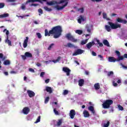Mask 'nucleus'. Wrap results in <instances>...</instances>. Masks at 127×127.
<instances>
[{"label":"nucleus","instance_id":"obj_1","mask_svg":"<svg viewBox=\"0 0 127 127\" xmlns=\"http://www.w3.org/2000/svg\"><path fill=\"white\" fill-rule=\"evenodd\" d=\"M62 27L60 25L56 26L52 28L48 32L47 29L45 30V36H50L51 34H54V38H59L62 35Z\"/></svg>","mask_w":127,"mask_h":127},{"label":"nucleus","instance_id":"obj_2","mask_svg":"<svg viewBox=\"0 0 127 127\" xmlns=\"http://www.w3.org/2000/svg\"><path fill=\"white\" fill-rule=\"evenodd\" d=\"M68 1L69 0H52L50 2L47 1L46 4L48 5H54L55 4H63L62 6H59L57 5L54 6V8L57 9V10H62L65 6L68 5Z\"/></svg>","mask_w":127,"mask_h":127},{"label":"nucleus","instance_id":"obj_3","mask_svg":"<svg viewBox=\"0 0 127 127\" xmlns=\"http://www.w3.org/2000/svg\"><path fill=\"white\" fill-rule=\"evenodd\" d=\"M108 24L106 25L105 27L106 30L108 31V32H110L112 29H117L118 28H121L122 27V26L120 24H115L112 22H108Z\"/></svg>","mask_w":127,"mask_h":127},{"label":"nucleus","instance_id":"obj_4","mask_svg":"<svg viewBox=\"0 0 127 127\" xmlns=\"http://www.w3.org/2000/svg\"><path fill=\"white\" fill-rule=\"evenodd\" d=\"M114 104V101L113 100L108 99L106 100L102 104V106L104 109H109L111 106V105H113Z\"/></svg>","mask_w":127,"mask_h":127},{"label":"nucleus","instance_id":"obj_5","mask_svg":"<svg viewBox=\"0 0 127 127\" xmlns=\"http://www.w3.org/2000/svg\"><path fill=\"white\" fill-rule=\"evenodd\" d=\"M65 37L68 40H70L72 42H77V41H78V40L74 38V37H73L70 33L66 34Z\"/></svg>","mask_w":127,"mask_h":127},{"label":"nucleus","instance_id":"obj_6","mask_svg":"<svg viewBox=\"0 0 127 127\" xmlns=\"http://www.w3.org/2000/svg\"><path fill=\"white\" fill-rule=\"evenodd\" d=\"M44 2H46L47 1V0H28L26 1L25 4H27L28 3H29L30 2H38L40 3L43 4Z\"/></svg>","mask_w":127,"mask_h":127},{"label":"nucleus","instance_id":"obj_7","mask_svg":"<svg viewBox=\"0 0 127 127\" xmlns=\"http://www.w3.org/2000/svg\"><path fill=\"white\" fill-rule=\"evenodd\" d=\"M82 53H84V50L78 49L73 53L72 55L73 56H77V55H80Z\"/></svg>","mask_w":127,"mask_h":127},{"label":"nucleus","instance_id":"obj_8","mask_svg":"<svg viewBox=\"0 0 127 127\" xmlns=\"http://www.w3.org/2000/svg\"><path fill=\"white\" fill-rule=\"evenodd\" d=\"M7 57L6 56H4L3 54L2 53H0V59L2 60V61H4L5 59H6ZM1 61L0 60V69L1 68Z\"/></svg>","mask_w":127,"mask_h":127},{"label":"nucleus","instance_id":"obj_9","mask_svg":"<svg viewBox=\"0 0 127 127\" xmlns=\"http://www.w3.org/2000/svg\"><path fill=\"white\" fill-rule=\"evenodd\" d=\"M75 116H76V111L75 110H71L69 113V117H70V119H74Z\"/></svg>","mask_w":127,"mask_h":127},{"label":"nucleus","instance_id":"obj_10","mask_svg":"<svg viewBox=\"0 0 127 127\" xmlns=\"http://www.w3.org/2000/svg\"><path fill=\"white\" fill-rule=\"evenodd\" d=\"M27 93L28 94L29 98H33V97L35 96V93L30 90H27Z\"/></svg>","mask_w":127,"mask_h":127},{"label":"nucleus","instance_id":"obj_11","mask_svg":"<svg viewBox=\"0 0 127 127\" xmlns=\"http://www.w3.org/2000/svg\"><path fill=\"white\" fill-rule=\"evenodd\" d=\"M63 71L66 73V76H70V72H71V70L69 69L68 67H64L63 68Z\"/></svg>","mask_w":127,"mask_h":127},{"label":"nucleus","instance_id":"obj_12","mask_svg":"<svg viewBox=\"0 0 127 127\" xmlns=\"http://www.w3.org/2000/svg\"><path fill=\"white\" fill-rule=\"evenodd\" d=\"M29 39V38H28V37H26V39L24 40L23 43V46L24 48H26V47H27V45L28 43V39Z\"/></svg>","mask_w":127,"mask_h":127},{"label":"nucleus","instance_id":"obj_13","mask_svg":"<svg viewBox=\"0 0 127 127\" xmlns=\"http://www.w3.org/2000/svg\"><path fill=\"white\" fill-rule=\"evenodd\" d=\"M30 111V110L28 107H24L22 110L23 113L24 115H28Z\"/></svg>","mask_w":127,"mask_h":127},{"label":"nucleus","instance_id":"obj_14","mask_svg":"<svg viewBox=\"0 0 127 127\" xmlns=\"http://www.w3.org/2000/svg\"><path fill=\"white\" fill-rule=\"evenodd\" d=\"M86 18L84 17L83 15H80L78 19V23H81L82 21H85Z\"/></svg>","mask_w":127,"mask_h":127},{"label":"nucleus","instance_id":"obj_15","mask_svg":"<svg viewBox=\"0 0 127 127\" xmlns=\"http://www.w3.org/2000/svg\"><path fill=\"white\" fill-rule=\"evenodd\" d=\"M85 82V80H84V79H80L78 80V86L79 87H83L84 86V84Z\"/></svg>","mask_w":127,"mask_h":127},{"label":"nucleus","instance_id":"obj_16","mask_svg":"<svg viewBox=\"0 0 127 127\" xmlns=\"http://www.w3.org/2000/svg\"><path fill=\"white\" fill-rule=\"evenodd\" d=\"M84 118H89L90 117V113L87 110H84L83 112Z\"/></svg>","mask_w":127,"mask_h":127},{"label":"nucleus","instance_id":"obj_17","mask_svg":"<svg viewBox=\"0 0 127 127\" xmlns=\"http://www.w3.org/2000/svg\"><path fill=\"white\" fill-rule=\"evenodd\" d=\"M46 91L48 93H49V94H52V92H53V91L52 90V88L49 86H47L46 87Z\"/></svg>","mask_w":127,"mask_h":127},{"label":"nucleus","instance_id":"obj_18","mask_svg":"<svg viewBox=\"0 0 127 127\" xmlns=\"http://www.w3.org/2000/svg\"><path fill=\"white\" fill-rule=\"evenodd\" d=\"M3 65H5V66H7L10 65V61L7 60H4V62L3 63Z\"/></svg>","mask_w":127,"mask_h":127},{"label":"nucleus","instance_id":"obj_19","mask_svg":"<svg viewBox=\"0 0 127 127\" xmlns=\"http://www.w3.org/2000/svg\"><path fill=\"white\" fill-rule=\"evenodd\" d=\"M109 62L115 63L117 61V59H115L114 57H110L108 58Z\"/></svg>","mask_w":127,"mask_h":127},{"label":"nucleus","instance_id":"obj_20","mask_svg":"<svg viewBox=\"0 0 127 127\" xmlns=\"http://www.w3.org/2000/svg\"><path fill=\"white\" fill-rule=\"evenodd\" d=\"M9 16V14L6 13L0 15V18H4L5 17H8Z\"/></svg>","mask_w":127,"mask_h":127},{"label":"nucleus","instance_id":"obj_21","mask_svg":"<svg viewBox=\"0 0 127 127\" xmlns=\"http://www.w3.org/2000/svg\"><path fill=\"white\" fill-rule=\"evenodd\" d=\"M88 110L90 111L92 114H95V109H94V107L92 106H90L88 107Z\"/></svg>","mask_w":127,"mask_h":127},{"label":"nucleus","instance_id":"obj_22","mask_svg":"<svg viewBox=\"0 0 127 127\" xmlns=\"http://www.w3.org/2000/svg\"><path fill=\"white\" fill-rule=\"evenodd\" d=\"M5 43H7L9 46H11V41L8 40V37H6V39L5 40Z\"/></svg>","mask_w":127,"mask_h":127},{"label":"nucleus","instance_id":"obj_23","mask_svg":"<svg viewBox=\"0 0 127 127\" xmlns=\"http://www.w3.org/2000/svg\"><path fill=\"white\" fill-rule=\"evenodd\" d=\"M44 9L46 11H48V12H50V11H52V8H49L47 7V6H45L44 7Z\"/></svg>","mask_w":127,"mask_h":127},{"label":"nucleus","instance_id":"obj_24","mask_svg":"<svg viewBox=\"0 0 127 127\" xmlns=\"http://www.w3.org/2000/svg\"><path fill=\"white\" fill-rule=\"evenodd\" d=\"M25 55H26V57L28 58H31L32 57V54L29 52H26Z\"/></svg>","mask_w":127,"mask_h":127},{"label":"nucleus","instance_id":"obj_25","mask_svg":"<svg viewBox=\"0 0 127 127\" xmlns=\"http://www.w3.org/2000/svg\"><path fill=\"white\" fill-rule=\"evenodd\" d=\"M103 44H104L106 46H110V43H109V41L108 40H104L103 42Z\"/></svg>","mask_w":127,"mask_h":127},{"label":"nucleus","instance_id":"obj_26","mask_svg":"<svg viewBox=\"0 0 127 127\" xmlns=\"http://www.w3.org/2000/svg\"><path fill=\"white\" fill-rule=\"evenodd\" d=\"M94 88L95 90H99L101 87L100 86V84H99V83H95L94 84Z\"/></svg>","mask_w":127,"mask_h":127},{"label":"nucleus","instance_id":"obj_27","mask_svg":"<svg viewBox=\"0 0 127 127\" xmlns=\"http://www.w3.org/2000/svg\"><path fill=\"white\" fill-rule=\"evenodd\" d=\"M62 125V119H59L57 122V127H60Z\"/></svg>","mask_w":127,"mask_h":127},{"label":"nucleus","instance_id":"obj_28","mask_svg":"<svg viewBox=\"0 0 127 127\" xmlns=\"http://www.w3.org/2000/svg\"><path fill=\"white\" fill-rule=\"evenodd\" d=\"M86 46L87 49H91V48H92V46H93L92 45V44L91 43V42H90L87 43L86 44Z\"/></svg>","mask_w":127,"mask_h":127},{"label":"nucleus","instance_id":"obj_29","mask_svg":"<svg viewBox=\"0 0 127 127\" xmlns=\"http://www.w3.org/2000/svg\"><path fill=\"white\" fill-rule=\"evenodd\" d=\"M75 33L79 34V35H81L83 33V31H82V30H76L75 31Z\"/></svg>","mask_w":127,"mask_h":127},{"label":"nucleus","instance_id":"obj_30","mask_svg":"<svg viewBox=\"0 0 127 127\" xmlns=\"http://www.w3.org/2000/svg\"><path fill=\"white\" fill-rule=\"evenodd\" d=\"M87 42H88V39H86L85 40L81 41V45H85V44H86L87 43Z\"/></svg>","mask_w":127,"mask_h":127},{"label":"nucleus","instance_id":"obj_31","mask_svg":"<svg viewBox=\"0 0 127 127\" xmlns=\"http://www.w3.org/2000/svg\"><path fill=\"white\" fill-rule=\"evenodd\" d=\"M110 126V121H107V123H104L103 125V127H109Z\"/></svg>","mask_w":127,"mask_h":127},{"label":"nucleus","instance_id":"obj_32","mask_svg":"<svg viewBox=\"0 0 127 127\" xmlns=\"http://www.w3.org/2000/svg\"><path fill=\"white\" fill-rule=\"evenodd\" d=\"M38 11L39 13V15H41V14H43V10H42V9H41V8L38 9Z\"/></svg>","mask_w":127,"mask_h":127},{"label":"nucleus","instance_id":"obj_33","mask_svg":"<svg viewBox=\"0 0 127 127\" xmlns=\"http://www.w3.org/2000/svg\"><path fill=\"white\" fill-rule=\"evenodd\" d=\"M6 31V35L7 37H8V35L9 34V31L8 30H7L6 29H4L3 31V32H5Z\"/></svg>","mask_w":127,"mask_h":127},{"label":"nucleus","instance_id":"obj_34","mask_svg":"<svg viewBox=\"0 0 127 127\" xmlns=\"http://www.w3.org/2000/svg\"><path fill=\"white\" fill-rule=\"evenodd\" d=\"M124 57L123 56H119L118 58L117 59V61H121V60H124Z\"/></svg>","mask_w":127,"mask_h":127},{"label":"nucleus","instance_id":"obj_35","mask_svg":"<svg viewBox=\"0 0 127 127\" xmlns=\"http://www.w3.org/2000/svg\"><path fill=\"white\" fill-rule=\"evenodd\" d=\"M36 35L39 39H41L42 38V36H41V34H40V33H37Z\"/></svg>","mask_w":127,"mask_h":127},{"label":"nucleus","instance_id":"obj_36","mask_svg":"<svg viewBox=\"0 0 127 127\" xmlns=\"http://www.w3.org/2000/svg\"><path fill=\"white\" fill-rule=\"evenodd\" d=\"M117 22H119V23H122L123 22V19L121 18H118L116 19Z\"/></svg>","mask_w":127,"mask_h":127},{"label":"nucleus","instance_id":"obj_37","mask_svg":"<svg viewBox=\"0 0 127 127\" xmlns=\"http://www.w3.org/2000/svg\"><path fill=\"white\" fill-rule=\"evenodd\" d=\"M67 46H68V47H69L70 48H73V47H74V45H73L70 43H67Z\"/></svg>","mask_w":127,"mask_h":127},{"label":"nucleus","instance_id":"obj_38","mask_svg":"<svg viewBox=\"0 0 127 127\" xmlns=\"http://www.w3.org/2000/svg\"><path fill=\"white\" fill-rule=\"evenodd\" d=\"M113 75H114V72L113 71L108 72V73L107 74V76H108V77H110V76H111Z\"/></svg>","mask_w":127,"mask_h":127},{"label":"nucleus","instance_id":"obj_39","mask_svg":"<svg viewBox=\"0 0 127 127\" xmlns=\"http://www.w3.org/2000/svg\"><path fill=\"white\" fill-rule=\"evenodd\" d=\"M50 99L49 97H47L45 99V104H47L49 102Z\"/></svg>","mask_w":127,"mask_h":127},{"label":"nucleus","instance_id":"obj_40","mask_svg":"<svg viewBox=\"0 0 127 127\" xmlns=\"http://www.w3.org/2000/svg\"><path fill=\"white\" fill-rule=\"evenodd\" d=\"M86 29H87V32H88V33H91V27L87 26Z\"/></svg>","mask_w":127,"mask_h":127},{"label":"nucleus","instance_id":"obj_41","mask_svg":"<svg viewBox=\"0 0 127 127\" xmlns=\"http://www.w3.org/2000/svg\"><path fill=\"white\" fill-rule=\"evenodd\" d=\"M41 117L39 116L38 117V118L37 119L36 122H35V124H37V123H39V122H40V119H41Z\"/></svg>","mask_w":127,"mask_h":127},{"label":"nucleus","instance_id":"obj_42","mask_svg":"<svg viewBox=\"0 0 127 127\" xmlns=\"http://www.w3.org/2000/svg\"><path fill=\"white\" fill-rule=\"evenodd\" d=\"M53 46H54V44H51L48 48V50H51V49H52Z\"/></svg>","mask_w":127,"mask_h":127},{"label":"nucleus","instance_id":"obj_43","mask_svg":"<svg viewBox=\"0 0 127 127\" xmlns=\"http://www.w3.org/2000/svg\"><path fill=\"white\" fill-rule=\"evenodd\" d=\"M78 11H80V13H83L84 12V8H80L78 9Z\"/></svg>","mask_w":127,"mask_h":127},{"label":"nucleus","instance_id":"obj_44","mask_svg":"<svg viewBox=\"0 0 127 127\" xmlns=\"http://www.w3.org/2000/svg\"><path fill=\"white\" fill-rule=\"evenodd\" d=\"M115 53L116 54V55H117V56H121V52H120V51H115Z\"/></svg>","mask_w":127,"mask_h":127},{"label":"nucleus","instance_id":"obj_45","mask_svg":"<svg viewBox=\"0 0 127 127\" xmlns=\"http://www.w3.org/2000/svg\"><path fill=\"white\" fill-rule=\"evenodd\" d=\"M54 113H55V115H59V112L56 110V109H54Z\"/></svg>","mask_w":127,"mask_h":127},{"label":"nucleus","instance_id":"obj_46","mask_svg":"<svg viewBox=\"0 0 127 127\" xmlns=\"http://www.w3.org/2000/svg\"><path fill=\"white\" fill-rule=\"evenodd\" d=\"M98 57L99 58H100V60L101 61H103V60H104V57H103L102 55H98Z\"/></svg>","mask_w":127,"mask_h":127},{"label":"nucleus","instance_id":"obj_47","mask_svg":"<svg viewBox=\"0 0 127 127\" xmlns=\"http://www.w3.org/2000/svg\"><path fill=\"white\" fill-rule=\"evenodd\" d=\"M118 108L120 111H124V107L121 105H119Z\"/></svg>","mask_w":127,"mask_h":127},{"label":"nucleus","instance_id":"obj_48","mask_svg":"<svg viewBox=\"0 0 127 127\" xmlns=\"http://www.w3.org/2000/svg\"><path fill=\"white\" fill-rule=\"evenodd\" d=\"M4 3H0V8H3L4 7Z\"/></svg>","mask_w":127,"mask_h":127},{"label":"nucleus","instance_id":"obj_49","mask_svg":"<svg viewBox=\"0 0 127 127\" xmlns=\"http://www.w3.org/2000/svg\"><path fill=\"white\" fill-rule=\"evenodd\" d=\"M29 72H32V73H35V71L33 69V68H29Z\"/></svg>","mask_w":127,"mask_h":127},{"label":"nucleus","instance_id":"obj_50","mask_svg":"<svg viewBox=\"0 0 127 127\" xmlns=\"http://www.w3.org/2000/svg\"><path fill=\"white\" fill-rule=\"evenodd\" d=\"M102 14H103V18H104V19L107 18V13L104 12V13H102Z\"/></svg>","mask_w":127,"mask_h":127},{"label":"nucleus","instance_id":"obj_51","mask_svg":"<svg viewBox=\"0 0 127 127\" xmlns=\"http://www.w3.org/2000/svg\"><path fill=\"white\" fill-rule=\"evenodd\" d=\"M68 93H69V91L67 90H64V95H67L68 94Z\"/></svg>","mask_w":127,"mask_h":127},{"label":"nucleus","instance_id":"obj_52","mask_svg":"<svg viewBox=\"0 0 127 127\" xmlns=\"http://www.w3.org/2000/svg\"><path fill=\"white\" fill-rule=\"evenodd\" d=\"M44 75H45V72H41L40 73V77H44Z\"/></svg>","mask_w":127,"mask_h":127},{"label":"nucleus","instance_id":"obj_53","mask_svg":"<svg viewBox=\"0 0 127 127\" xmlns=\"http://www.w3.org/2000/svg\"><path fill=\"white\" fill-rule=\"evenodd\" d=\"M91 0L93 2H95V1H96V2H100V1H102V0Z\"/></svg>","mask_w":127,"mask_h":127},{"label":"nucleus","instance_id":"obj_54","mask_svg":"<svg viewBox=\"0 0 127 127\" xmlns=\"http://www.w3.org/2000/svg\"><path fill=\"white\" fill-rule=\"evenodd\" d=\"M112 84L114 87H117L118 86V83H116L115 81H113Z\"/></svg>","mask_w":127,"mask_h":127},{"label":"nucleus","instance_id":"obj_55","mask_svg":"<svg viewBox=\"0 0 127 127\" xmlns=\"http://www.w3.org/2000/svg\"><path fill=\"white\" fill-rule=\"evenodd\" d=\"M30 5L31 6H37V5H39V4L37 3H32Z\"/></svg>","mask_w":127,"mask_h":127},{"label":"nucleus","instance_id":"obj_56","mask_svg":"<svg viewBox=\"0 0 127 127\" xmlns=\"http://www.w3.org/2000/svg\"><path fill=\"white\" fill-rule=\"evenodd\" d=\"M122 23H124V24H127V21L126 20L123 19Z\"/></svg>","mask_w":127,"mask_h":127},{"label":"nucleus","instance_id":"obj_57","mask_svg":"<svg viewBox=\"0 0 127 127\" xmlns=\"http://www.w3.org/2000/svg\"><path fill=\"white\" fill-rule=\"evenodd\" d=\"M92 55L93 56H97V53L94 52V51L92 52Z\"/></svg>","mask_w":127,"mask_h":127},{"label":"nucleus","instance_id":"obj_58","mask_svg":"<svg viewBox=\"0 0 127 127\" xmlns=\"http://www.w3.org/2000/svg\"><path fill=\"white\" fill-rule=\"evenodd\" d=\"M50 81V79L49 78L47 79L45 81V83H46V84H48V83H49Z\"/></svg>","mask_w":127,"mask_h":127},{"label":"nucleus","instance_id":"obj_59","mask_svg":"<svg viewBox=\"0 0 127 127\" xmlns=\"http://www.w3.org/2000/svg\"><path fill=\"white\" fill-rule=\"evenodd\" d=\"M57 62H59L61 60V57H59L57 59Z\"/></svg>","mask_w":127,"mask_h":127},{"label":"nucleus","instance_id":"obj_60","mask_svg":"<svg viewBox=\"0 0 127 127\" xmlns=\"http://www.w3.org/2000/svg\"><path fill=\"white\" fill-rule=\"evenodd\" d=\"M21 57H22V58H23V59L24 60H25V59H26V55H22L21 56Z\"/></svg>","mask_w":127,"mask_h":127},{"label":"nucleus","instance_id":"obj_61","mask_svg":"<svg viewBox=\"0 0 127 127\" xmlns=\"http://www.w3.org/2000/svg\"><path fill=\"white\" fill-rule=\"evenodd\" d=\"M36 65H37V66H38V67H41V64H40L39 63H37Z\"/></svg>","mask_w":127,"mask_h":127},{"label":"nucleus","instance_id":"obj_62","mask_svg":"<svg viewBox=\"0 0 127 127\" xmlns=\"http://www.w3.org/2000/svg\"><path fill=\"white\" fill-rule=\"evenodd\" d=\"M3 73L5 76H8V72L4 71Z\"/></svg>","mask_w":127,"mask_h":127},{"label":"nucleus","instance_id":"obj_63","mask_svg":"<svg viewBox=\"0 0 127 127\" xmlns=\"http://www.w3.org/2000/svg\"><path fill=\"white\" fill-rule=\"evenodd\" d=\"M107 113H108V111H107L103 110V111H102V114H107Z\"/></svg>","mask_w":127,"mask_h":127},{"label":"nucleus","instance_id":"obj_64","mask_svg":"<svg viewBox=\"0 0 127 127\" xmlns=\"http://www.w3.org/2000/svg\"><path fill=\"white\" fill-rule=\"evenodd\" d=\"M22 9H25V5H23L21 6Z\"/></svg>","mask_w":127,"mask_h":127}]
</instances>
